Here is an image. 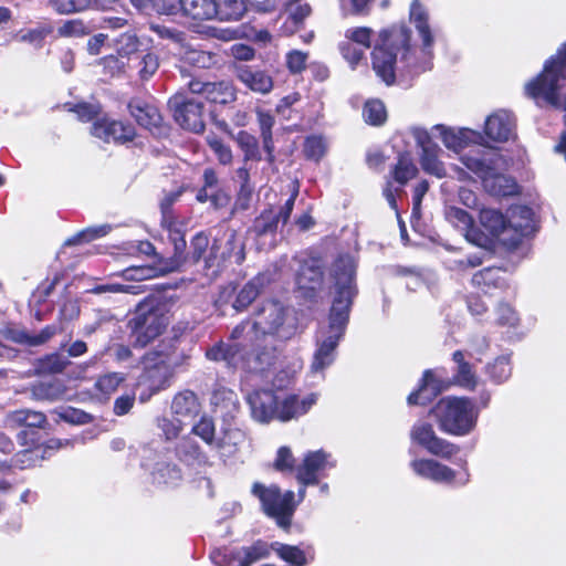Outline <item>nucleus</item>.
Segmentation results:
<instances>
[{
	"instance_id": "30",
	"label": "nucleus",
	"mask_w": 566,
	"mask_h": 566,
	"mask_svg": "<svg viewBox=\"0 0 566 566\" xmlns=\"http://www.w3.org/2000/svg\"><path fill=\"white\" fill-rule=\"evenodd\" d=\"M270 283V275L260 273L252 277L238 293L233 307L237 311L245 310Z\"/></svg>"
},
{
	"instance_id": "24",
	"label": "nucleus",
	"mask_w": 566,
	"mask_h": 566,
	"mask_svg": "<svg viewBox=\"0 0 566 566\" xmlns=\"http://www.w3.org/2000/svg\"><path fill=\"white\" fill-rule=\"evenodd\" d=\"M446 219L455 228H459L461 231L465 233V238L475 243L479 247H483L488 239L483 235H480L473 229V219L472 217L463 209L458 207H448L444 211Z\"/></svg>"
},
{
	"instance_id": "59",
	"label": "nucleus",
	"mask_w": 566,
	"mask_h": 566,
	"mask_svg": "<svg viewBox=\"0 0 566 566\" xmlns=\"http://www.w3.org/2000/svg\"><path fill=\"white\" fill-rule=\"evenodd\" d=\"M117 53L120 56H129L137 53L139 49V39L135 33L125 32L116 41Z\"/></svg>"
},
{
	"instance_id": "9",
	"label": "nucleus",
	"mask_w": 566,
	"mask_h": 566,
	"mask_svg": "<svg viewBox=\"0 0 566 566\" xmlns=\"http://www.w3.org/2000/svg\"><path fill=\"white\" fill-rule=\"evenodd\" d=\"M169 107L174 113L175 120L182 128L197 134L203 132V104L200 101L193 97L188 98L182 92H179L169 99Z\"/></svg>"
},
{
	"instance_id": "31",
	"label": "nucleus",
	"mask_w": 566,
	"mask_h": 566,
	"mask_svg": "<svg viewBox=\"0 0 566 566\" xmlns=\"http://www.w3.org/2000/svg\"><path fill=\"white\" fill-rule=\"evenodd\" d=\"M180 8L184 15L197 21L212 20L218 14L216 0H180Z\"/></svg>"
},
{
	"instance_id": "52",
	"label": "nucleus",
	"mask_w": 566,
	"mask_h": 566,
	"mask_svg": "<svg viewBox=\"0 0 566 566\" xmlns=\"http://www.w3.org/2000/svg\"><path fill=\"white\" fill-rule=\"evenodd\" d=\"M272 548L282 559L294 566H304L306 564L305 554L297 546L275 543L272 545Z\"/></svg>"
},
{
	"instance_id": "39",
	"label": "nucleus",
	"mask_w": 566,
	"mask_h": 566,
	"mask_svg": "<svg viewBox=\"0 0 566 566\" xmlns=\"http://www.w3.org/2000/svg\"><path fill=\"white\" fill-rule=\"evenodd\" d=\"M452 359L457 364L455 382L463 388L473 390L478 384L476 376L471 364L464 359L463 352L455 350Z\"/></svg>"
},
{
	"instance_id": "48",
	"label": "nucleus",
	"mask_w": 566,
	"mask_h": 566,
	"mask_svg": "<svg viewBox=\"0 0 566 566\" xmlns=\"http://www.w3.org/2000/svg\"><path fill=\"white\" fill-rule=\"evenodd\" d=\"M153 479L158 484L174 485L181 480V471L176 464L159 463L153 472Z\"/></svg>"
},
{
	"instance_id": "61",
	"label": "nucleus",
	"mask_w": 566,
	"mask_h": 566,
	"mask_svg": "<svg viewBox=\"0 0 566 566\" xmlns=\"http://www.w3.org/2000/svg\"><path fill=\"white\" fill-rule=\"evenodd\" d=\"M214 423L212 419L202 417L198 423L192 427V433L200 437L206 443L214 446Z\"/></svg>"
},
{
	"instance_id": "7",
	"label": "nucleus",
	"mask_w": 566,
	"mask_h": 566,
	"mask_svg": "<svg viewBox=\"0 0 566 566\" xmlns=\"http://www.w3.org/2000/svg\"><path fill=\"white\" fill-rule=\"evenodd\" d=\"M172 305L174 300L165 294L149 295L144 300V344L166 329Z\"/></svg>"
},
{
	"instance_id": "11",
	"label": "nucleus",
	"mask_w": 566,
	"mask_h": 566,
	"mask_svg": "<svg viewBox=\"0 0 566 566\" xmlns=\"http://www.w3.org/2000/svg\"><path fill=\"white\" fill-rule=\"evenodd\" d=\"M285 315V308L280 302H263L254 314L255 319L251 325L249 334L255 335L256 339H259V334L262 336L274 335L284 324Z\"/></svg>"
},
{
	"instance_id": "54",
	"label": "nucleus",
	"mask_w": 566,
	"mask_h": 566,
	"mask_svg": "<svg viewBox=\"0 0 566 566\" xmlns=\"http://www.w3.org/2000/svg\"><path fill=\"white\" fill-rule=\"evenodd\" d=\"M54 412L62 421L71 424H88L94 420L91 413L71 406L62 408L59 411L55 410Z\"/></svg>"
},
{
	"instance_id": "57",
	"label": "nucleus",
	"mask_w": 566,
	"mask_h": 566,
	"mask_svg": "<svg viewBox=\"0 0 566 566\" xmlns=\"http://www.w3.org/2000/svg\"><path fill=\"white\" fill-rule=\"evenodd\" d=\"M111 226L108 224H102L96 227H88L82 231H80L77 234H75L73 238L67 240V244H78V243H88L95 239L103 238L111 231Z\"/></svg>"
},
{
	"instance_id": "14",
	"label": "nucleus",
	"mask_w": 566,
	"mask_h": 566,
	"mask_svg": "<svg viewBox=\"0 0 566 566\" xmlns=\"http://www.w3.org/2000/svg\"><path fill=\"white\" fill-rule=\"evenodd\" d=\"M297 195L298 189L294 188L290 198L281 207L279 212H275L272 208L264 210L258 218H255L250 231L256 237L275 234L279 222L282 221V223L285 224L289 221Z\"/></svg>"
},
{
	"instance_id": "37",
	"label": "nucleus",
	"mask_w": 566,
	"mask_h": 566,
	"mask_svg": "<svg viewBox=\"0 0 566 566\" xmlns=\"http://www.w3.org/2000/svg\"><path fill=\"white\" fill-rule=\"evenodd\" d=\"M502 271L497 268H485L472 276L473 285L481 289L484 293H489L492 289H502L505 282L502 277Z\"/></svg>"
},
{
	"instance_id": "5",
	"label": "nucleus",
	"mask_w": 566,
	"mask_h": 566,
	"mask_svg": "<svg viewBox=\"0 0 566 566\" xmlns=\"http://www.w3.org/2000/svg\"><path fill=\"white\" fill-rule=\"evenodd\" d=\"M439 429L451 436H467L476 426L479 410L469 398L447 397L430 410Z\"/></svg>"
},
{
	"instance_id": "34",
	"label": "nucleus",
	"mask_w": 566,
	"mask_h": 566,
	"mask_svg": "<svg viewBox=\"0 0 566 566\" xmlns=\"http://www.w3.org/2000/svg\"><path fill=\"white\" fill-rule=\"evenodd\" d=\"M256 117L260 127V135L262 138L263 149L266 153V161L272 165L275 161L274 142L272 136V127L275 124V118L269 112L256 109Z\"/></svg>"
},
{
	"instance_id": "33",
	"label": "nucleus",
	"mask_w": 566,
	"mask_h": 566,
	"mask_svg": "<svg viewBox=\"0 0 566 566\" xmlns=\"http://www.w3.org/2000/svg\"><path fill=\"white\" fill-rule=\"evenodd\" d=\"M442 390L439 381L431 370H426L422 377V384L417 391L408 396L409 405H427L433 397Z\"/></svg>"
},
{
	"instance_id": "64",
	"label": "nucleus",
	"mask_w": 566,
	"mask_h": 566,
	"mask_svg": "<svg viewBox=\"0 0 566 566\" xmlns=\"http://www.w3.org/2000/svg\"><path fill=\"white\" fill-rule=\"evenodd\" d=\"M339 50L343 57L354 67L356 66L360 60L364 57L365 50L357 49L353 43L348 41H343L339 44Z\"/></svg>"
},
{
	"instance_id": "62",
	"label": "nucleus",
	"mask_w": 566,
	"mask_h": 566,
	"mask_svg": "<svg viewBox=\"0 0 566 566\" xmlns=\"http://www.w3.org/2000/svg\"><path fill=\"white\" fill-rule=\"evenodd\" d=\"M326 150V144L322 137H307L304 144V154L308 159L319 160Z\"/></svg>"
},
{
	"instance_id": "29",
	"label": "nucleus",
	"mask_w": 566,
	"mask_h": 566,
	"mask_svg": "<svg viewBox=\"0 0 566 566\" xmlns=\"http://www.w3.org/2000/svg\"><path fill=\"white\" fill-rule=\"evenodd\" d=\"M237 77L251 91L268 94L273 87L272 77L261 70L249 66L237 67Z\"/></svg>"
},
{
	"instance_id": "47",
	"label": "nucleus",
	"mask_w": 566,
	"mask_h": 566,
	"mask_svg": "<svg viewBox=\"0 0 566 566\" xmlns=\"http://www.w3.org/2000/svg\"><path fill=\"white\" fill-rule=\"evenodd\" d=\"M436 129L440 132L442 142L444 146L454 151H459L462 147H464L469 139L470 130L461 129L459 132H454L452 129H448L442 125L436 126Z\"/></svg>"
},
{
	"instance_id": "18",
	"label": "nucleus",
	"mask_w": 566,
	"mask_h": 566,
	"mask_svg": "<svg viewBox=\"0 0 566 566\" xmlns=\"http://www.w3.org/2000/svg\"><path fill=\"white\" fill-rule=\"evenodd\" d=\"M328 454L322 450L308 452L303 463L297 467L296 479L303 485H314L318 483L317 474L325 470L328 465Z\"/></svg>"
},
{
	"instance_id": "46",
	"label": "nucleus",
	"mask_w": 566,
	"mask_h": 566,
	"mask_svg": "<svg viewBox=\"0 0 566 566\" xmlns=\"http://www.w3.org/2000/svg\"><path fill=\"white\" fill-rule=\"evenodd\" d=\"M417 167L407 154H402L398 158V163L391 170L392 178L400 185H406L410 179L417 175Z\"/></svg>"
},
{
	"instance_id": "23",
	"label": "nucleus",
	"mask_w": 566,
	"mask_h": 566,
	"mask_svg": "<svg viewBox=\"0 0 566 566\" xmlns=\"http://www.w3.org/2000/svg\"><path fill=\"white\" fill-rule=\"evenodd\" d=\"M317 401V394H310L303 398L290 395L280 401L279 420L289 421L305 415Z\"/></svg>"
},
{
	"instance_id": "44",
	"label": "nucleus",
	"mask_w": 566,
	"mask_h": 566,
	"mask_svg": "<svg viewBox=\"0 0 566 566\" xmlns=\"http://www.w3.org/2000/svg\"><path fill=\"white\" fill-rule=\"evenodd\" d=\"M238 566H251L270 554L268 545L262 542H256L249 547L238 548Z\"/></svg>"
},
{
	"instance_id": "19",
	"label": "nucleus",
	"mask_w": 566,
	"mask_h": 566,
	"mask_svg": "<svg viewBox=\"0 0 566 566\" xmlns=\"http://www.w3.org/2000/svg\"><path fill=\"white\" fill-rule=\"evenodd\" d=\"M211 254H219L223 261L233 259L237 264H241L245 259L244 243L237 231L227 230L222 238L213 241Z\"/></svg>"
},
{
	"instance_id": "32",
	"label": "nucleus",
	"mask_w": 566,
	"mask_h": 566,
	"mask_svg": "<svg viewBox=\"0 0 566 566\" xmlns=\"http://www.w3.org/2000/svg\"><path fill=\"white\" fill-rule=\"evenodd\" d=\"M166 262H168V258L160 256L151 243L144 242V280L177 271L176 269H165Z\"/></svg>"
},
{
	"instance_id": "51",
	"label": "nucleus",
	"mask_w": 566,
	"mask_h": 566,
	"mask_svg": "<svg viewBox=\"0 0 566 566\" xmlns=\"http://www.w3.org/2000/svg\"><path fill=\"white\" fill-rule=\"evenodd\" d=\"M244 434L239 429H227L223 436L218 439L214 447L223 451L226 454H233L238 446L243 441Z\"/></svg>"
},
{
	"instance_id": "21",
	"label": "nucleus",
	"mask_w": 566,
	"mask_h": 566,
	"mask_svg": "<svg viewBox=\"0 0 566 566\" xmlns=\"http://www.w3.org/2000/svg\"><path fill=\"white\" fill-rule=\"evenodd\" d=\"M206 357L216 363H224L226 366L245 368V353L239 344L219 342L206 352Z\"/></svg>"
},
{
	"instance_id": "3",
	"label": "nucleus",
	"mask_w": 566,
	"mask_h": 566,
	"mask_svg": "<svg viewBox=\"0 0 566 566\" xmlns=\"http://www.w3.org/2000/svg\"><path fill=\"white\" fill-rule=\"evenodd\" d=\"M6 423L11 429L25 428L17 434L20 444L28 446L29 448L15 454V463L21 469L28 468L35 462V459H44L48 450H57L62 447L59 439H50L42 448L39 444V439L34 438V432L29 431L32 429H44L49 422L45 413L32 409H17L10 411L6 416Z\"/></svg>"
},
{
	"instance_id": "12",
	"label": "nucleus",
	"mask_w": 566,
	"mask_h": 566,
	"mask_svg": "<svg viewBox=\"0 0 566 566\" xmlns=\"http://www.w3.org/2000/svg\"><path fill=\"white\" fill-rule=\"evenodd\" d=\"M461 161L482 180L494 175V170H503L506 167L505 159L492 148L464 154Z\"/></svg>"
},
{
	"instance_id": "41",
	"label": "nucleus",
	"mask_w": 566,
	"mask_h": 566,
	"mask_svg": "<svg viewBox=\"0 0 566 566\" xmlns=\"http://www.w3.org/2000/svg\"><path fill=\"white\" fill-rule=\"evenodd\" d=\"M480 223L492 237H499L506 228L507 221L499 210L484 208L480 211Z\"/></svg>"
},
{
	"instance_id": "10",
	"label": "nucleus",
	"mask_w": 566,
	"mask_h": 566,
	"mask_svg": "<svg viewBox=\"0 0 566 566\" xmlns=\"http://www.w3.org/2000/svg\"><path fill=\"white\" fill-rule=\"evenodd\" d=\"M410 438L429 453L443 459H450L459 452L458 446L438 437L432 424L427 422H416L410 430Z\"/></svg>"
},
{
	"instance_id": "45",
	"label": "nucleus",
	"mask_w": 566,
	"mask_h": 566,
	"mask_svg": "<svg viewBox=\"0 0 566 566\" xmlns=\"http://www.w3.org/2000/svg\"><path fill=\"white\" fill-rule=\"evenodd\" d=\"M125 379V376L120 373H107L96 379L94 388L104 398H109Z\"/></svg>"
},
{
	"instance_id": "42",
	"label": "nucleus",
	"mask_w": 566,
	"mask_h": 566,
	"mask_svg": "<svg viewBox=\"0 0 566 566\" xmlns=\"http://www.w3.org/2000/svg\"><path fill=\"white\" fill-rule=\"evenodd\" d=\"M206 98L216 104L226 105L235 101V91L229 82H217L208 85Z\"/></svg>"
},
{
	"instance_id": "49",
	"label": "nucleus",
	"mask_w": 566,
	"mask_h": 566,
	"mask_svg": "<svg viewBox=\"0 0 566 566\" xmlns=\"http://www.w3.org/2000/svg\"><path fill=\"white\" fill-rule=\"evenodd\" d=\"M363 116L366 123L374 126H380L387 119V111L381 101L373 99L366 102L363 109Z\"/></svg>"
},
{
	"instance_id": "4",
	"label": "nucleus",
	"mask_w": 566,
	"mask_h": 566,
	"mask_svg": "<svg viewBox=\"0 0 566 566\" xmlns=\"http://www.w3.org/2000/svg\"><path fill=\"white\" fill-rule=\"evenodd\" d=\"M566 85V43L556 55L548 59L543 71L526 83L525 94L539 106L549 105L565 112L566 94H562Z\"/></svg>"
},
{
	"instance_id": "43",
	"label": "nucleus",
	"mask_w": 566,
	"mask_h": 566,
	"mask_svg": "<svg viewBox=\"0 0 566 566\" xmlns=\"http://www.w3.org/2000/svg\"><path fill=\"white\" fill-rule=\"evenodd\" d=\"M217 19L221 21L239 20L245 12L243 0H216Z\"/></svg>"
},
{
	"instance_id": "26",
	"label": "nucleus",
	"mask_w": 566,
	"mask_h": 566,
	"mask_svg": "<svg viewBox=\"0 0 566 566\" xmlns=\"http://www.w3.org/2000/svg\"><path fill=\"white\" fill-rule=\"evenodd\" d=\"M323 263L318 259L304 261L298 270L296 284L298 289L313 292L323 283Z\"/></svg>"
},
{
	"instance_id": "20",
	"label": "nucleus",
	"mask_w": 566,
	"mask_h": 566,
	"mask_svg": "<svg viewBox=\"0 0 566 566\" xmlns=\"http://www.w3.org/2000/svg\"><path fill=\"white\" fill-rule=\"evenodd\" d=\"M409 19L421 39V51L423 55L430 59L432 56L431 48L433 45L434 38L429 25L428 12L418 0H413L410 6Z\"/></svg>"
},
{
	"instance_id": "53",
	"label": "nucleus",
	"mask_w": 566,
	"mask_h": 566,
	"mask_svg": "<svg viewBox=\"0 0 566 566\" xmlns=\"http://www.w3.org/2000/svg\"><path fill=\"white\" fill-rule=\"evenodd\" d=\"M70 360L60 353H52L39 359V368L43 373L60 374L70 365Z\"/></svg>"
},
{
	"instance_id": "40",
	"label": "nucleus",
	"mask_w": 566,
	"mask_h": 566,
	"mask_svg": "<svg viewBox=\"0 0 566 566\" xmlns=\"http://www.w3.org/2000/svg\"><path fill=\"white\" fill-rule=\"evenodd\" d=\"M233 139L243 153L244 163L250 160L260 161L262 159L259 140L255 136L245 130H240L235 136H233Z\"/></svg>"
},
{
	"instance_id": "56",
	"label": "nucleus",
	"mask_w": 566,
	"mask_h": 566,
	"mask_svg": "<svg viewBox=\"0 0 566 566\" xmlns=\"http://www.w3.org/2000/svg\"><path fill=\"white\" fill-rule=\"evenodd\" d=\"M486 371L497 384H501L509 379L511 376V365H510V357L509 356H500L497 357L493 364L488 365Z\"/></svg>"
},
{
	"instance_id": "22",
	"label": "nucleus",
	"mask_w": 566,
	"mask_h": 566,
	"mask_svg": "<svg viewBox=\"0 0 566 566\" xmlns=\"http://www.w3.org/2000/svg\"><path fill=\"white\" fill-rule=\"evenodd\" d=\"M515 120L511 113L499 111L486 118L485 134L495 142H506L514 134Z\"/></svg>"
},
{
	"instance_id": "8",
	"label": "nucleus",
	"mask_w": 566,
	"mask_h": 566,
	"mask_svg": "<svg viewBox=\"0 0 566 566\" xmlns=\"http://www.w3.org/2000/svg\"><path fill=\"white\" fill-rule=\"evenodd\" d=\"M172 369L169 353L156 352L144 356V392L147 390V398L169 386Z\"/></svg>"
},
{
	"instance_id": "58",
	"label": "nucleus",
	"mask_w": 566,
	"mask_h": 566,
	"mask_svg": "<svg viewBox=\"0 0 566 566\" xmlns=\"http://www.w3.org/2000/svg\"><path fill=\"white\" fill-rule=\"evenodd\" d=\"M374 31L367 27L349 28L345 31V41L358 44L364 50L370 48Z\"/></svg>"
},
{
	"instance_id": "55",
	"label": "nucleus",
	"mask_w": 566,
	"mask_h": 566,
	"mask_svg": "<svg viewBox=\"0 0 566 566\" xmlns=\"http://www.w3.org/2000/svg\"><path fill=\"white\" fill-rule=\"evenodd\" d=\"M176 234L178 235V240L174 243V254L168 258V262L165 263V269H176L178 271L188 262L189 253H185L187 243L184 233L181 231H176Z\"/></svg>"
},
{
	"instance_id": "50",
	"label": "nucleus",
	"mask_w": 566,
	"mask_h": 566,
	"mask_svg": "<svg viewBox=\"0 0 566 566\" xmlns=\"http://www.w3.org/2000/svg\"><path fill=\"white\" fill-rule=\"evenodd\" d=\"M206 142L213 151L219 164L228 166L232 163L233 155L230 146L226 145L214 133L208 134Z\"/></svg>"
},
{
	"instance_id": "15",
	"label": "nucleus",
	"mask_w": 566,
	"mask_h": 566,
	"mask_svg": "<svg viewBox=\"0 0 566 566\" xmlns=\"http://www.w3.org/2000/svg\"><path fill=\"white\" fill-rule=\"evenodd\" d=\"M248 403L252 417L266 423L272 419H279L280 401L271 390H256L248 395Z\"/></svg>"
},
{
	"instance_id": "35",
	"label": "nucleus",
	"mask_w": 566,
	"mask_h": 566,
	"mask_svg": "<svg viewBox=\"0 0 566 566\" xmlns=\"http://www.w3.org/2000/svg\"><path fill=\"white\" fill-rule=\"evenodd\" d=\"M176 455L187 464H206L208 457L200 446L190 438H182L176 446Z\"/></svg>"
},
{
	"instance_id": "16",
	"label": "nucleus",
	"mask_w": 566,
	"mask_h": 566,
	"mask_svg": "<svg viewBox=\"0 0 566 566\" xmlns=\"http://www.w3.org/2000/svg\"><path fill=\"white\" fill-rule=\"evenodd\" d=\"M92 134L105 142H130L136 135L135 127L129 123L113 119H98L93 123Z\"/></svg>"
},
{
	"instance_id": "38",
	"label": "nucleus",
	"mask_w": 566,
	"mask_h": 566,
	"mask_svg": "<svg viewBox=\"0 0 566 566\" xmlns=\"http://www.w3.org/2000/svg\"><path fill=\"white\" fill-rule=\"evenodd\" d=\"M500 171L494 170V175H490L488 179L483 180L484 187L495 196L506 197L515 195L517 191L515 181Z\"/></svg>"
},
{
	"instance_id": "28",
	"label": "nucleus",
	"mask_w": 566,
	"mask_h": 566,
	"mask_svg": "<svg viewBox=\"0 0 566 566\" xmlns=\"http://www.w3.org/2000/svg\"><path fill=\"white\" fill-rule=\"evenodd\" d=\"M171 410L179 422L192 420L200 412L198 397L190 390L181 391L174 397Z\"/></svg>"
},
{
	"instance_id": "17",
	"label": "nucleus",
	"mask_w": 566,
	"mask_h": 566,
	"mask_svg": "<svg viewBox=\"0 0 566 566\" xmlns=\"http://www.w3.org/2000/svg\"><path fill=\"white\" fill-rule=\"evenodd\" d=\"M417 145L421 147L420 164L422 169L438 178L446 176L443 164L438 159L440 148L437 144L432 143L429 134L423 129H416L413 133Z\"/></svg>"
},
{
	"instance_id": "1",
	"label": "nucleus",
	"mask_w": 566,
	"mask_h": 566,
	"mask_svg": "<svg viewBox=\"0 0 566 566\" xmlns=\"http://www.w3.org/2000/svg\"><path fill=\"white\" fill-rule=\"evenodd\" d=\"M334 280V298L328 316V325L317 334V349L311 369L314 373L324 370L335 357V349L343 337L354 298L357 295L356 263L349 254L339 255L331 268Z\"/></svg>"
},
{
	"instance_id": "25",
	"label": "nucleus",
	"mask_w": 566,
	"mask_h": 566,
	"mask_svg": "<svg viewBox=\"0 0 566 566\" xmlns=\"http://www.w3.org/2000/svg\"><path fill=\"white\" fill-rule=\"evenodd\" d=\"M62 331L56 324L44 326L40 333L35 335L29 334L25 329L8 328L6 337L19 345L40 346L48 343L53 336Z\"/></svg>"
},
{
	"instance_id": "13",
	"label": "nucleus",
	"mask_w": 566,
	"mask_h": 566,
	"mask_svg": "<svg viewBox=\"0 0 566 566\" xmlns=\"http://www.w3.org/2000/svg\"><path fill=\"white\" fill-rule=\"evenodd\" d=\"M250 343L251 352L245 354L247 369L261 371L274 364L277 348L275 346V338L273 335L262 336L259 334V339L253 335L250 337Z\"/></svg>"
},
{
	"instance_id": "27",
	"label": "nucleus",
	"mask_w": 566,
	"mask_h": 566,
	"mask_svg": "<svg viewBox=\"0 0 566 566\" xmlns=\"http://www.w3.org/2000/svg\"><path fill=\"white\" fill-rule=\"evenodd\" d=\"M411 468L418 475L436 482H451L455 476L451 468L430 459L415 460Z\"/></svg>"
},
{
	"instance_id": "36",
	"label": "nucleus",
	"mask_w": 566,
	"mask_h": 566,
	"mask_svg": "<svg viewBox=\"0 0 566 566\" xmlns=\"http://www.w3.org/2000/svg\"><path fill=\"white\" fill-rule=\"evenodd\" d=\"M144 128L148 129L156 137L168 135L169 126L164 120L158 107L154 104H144Z\"/></svg>"
},
{
	"instance_id": "63",
	"label": "nucleus",
	"mask_w": 566,
	"mask_h": 566,
	"mask_svg": "<svg viewBox=\"0 0 566 566\" xmlns=\"http://www.w3.org/2000/svg\"><path fill=\"white\" fill-rule=\"evenodd\" d=\"M209 247V239L203 233H197L190 243V252L188 256V261L191 263H197L200 261L202 255L206 253Z\"/></svg>"
},
{
	"instance_id": "60",
	"label": "nucleus",
	"mask_w": 566,
	"mask_h": 566,
	"mask_svg": "<svg viewBox=\"0 0 566 566\" xmlns=\"http://www.w3.org/2000/svg\"><path fill=\"white\" fill-rule=\"evenodd\" d=\"M67 111L76 114L77 118L83 123L94 120L99 113V109L87 102H81L76 104H66Z\"/></svg>"
},
{
	"instance_id": "2",
	"label": "nucleus",
	"mask_w": 566,
	"mask_h": 566,
	"mask_svg": "<svg viewBox=\"0 0 566 566\" xmlns=\"http://www.w3.org/2000/svg\"><path fill=\"white\" fill-rule=\"evenodd\" d=\"M411 31L403 24L394 25L379 33V41L371 52L373 69L387 85L395 82L396 73L417 74L428 69L418 64L410 44Z\"/></svg>"
},
{
	"instance_id": "6",
	"label": "nucleus",
	"mask_w": 566,
	"mask_h": 566,
	"mask_svg": "<svg viewBox=\"0 0 566 566\" xmlns=\"http://www.w3.org/2000/svg\"><path fill=\"white\" fill-rule=\"evenodd\" d=\"M252 494L260 500L264 513L275 518L280 527L285 530L290 527L296 509L293 491L282 493L280 488L274 484L265 486L255 482L252 486Z\"/></svg>"
}]
</instances>
